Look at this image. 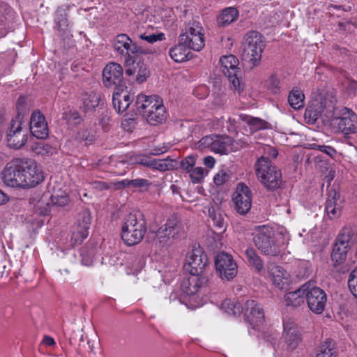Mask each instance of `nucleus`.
Instances as JSON below:
<instances>
[{
	"label": "nucleus",
	"instance_id": "obj_1",
	"mask_svg": "<svg viewBox=\"0 0 357 357\" xmlns=\"http://www.w3.org/2000/svg\"><path fill=\"white\" fill-rule=\"evenodd\" d=\"M253 241L255 246L264 255L277 256L287 248L289 236L286 232H275L268 225L258 226Z\"/></svg>",
	"mask_w": 357,
	"mask_h": 357
},
{
	"label": "nucleus",
	"instance_id": "obj_2",
	"mask_svg": "<svg viewBox=\"0 0 357 357\" xmlns=\"http://www.w3.org/2000/svg\"><path fill=\"white\" fill-rule=\"evenodd\" d=\"M136 106L138 112L151 125L162 123L167 118L163 100L158 96L139 94L136 99Z\"/></svg>",
	"mask_w": 357,
	"mask_h": 357
},
{
	"label": "nucleus",
	"instance_id": "obj_3",
	"mask_svg": "<svg viewBox=\"0 0 357 357\" xmlns=\"http://www.w3.org/2000/svg\"><path fill=\"white\" fill-rule=\"evenodd\" d=\"M146 232V221L140 213H130L121 227V238L129 246L139 243Z\"/></svg>",
	"mask_w": 357,
	"mask_h": 357
},
{
	"label": "nucleus",
	"instance_id": "obj_4",
	"mask_svg": "<svg viewBox=\"0 0 357 357\" xmlns=\"http://www.w3.org/2000/svg\"><path fill=\"white\" fill-rule=\"evenodd\" d=\"M330 126L344 135L357 133V114L347 107H335L328 120Z\"/></svg>",
	"mask_w": 357,
	"mask_h": 357
},
{
	"label": "nucleus",
	"instance_id": "obj_5",
	"mask_svg": "<svg viewBox=\"0 0 357 357\" xmlns=\"http://www.w3.org/2000/svg\"><path fill=\"white\" fill-rule=\"evenodd\" d=\"M255 170L258 178L267 189L275 190L280 186L282 172L267 157L261 156L257 160Z\"/></svg>",
	"mask_w": 357,
	"mask_h": 357
},
{
	"label": "nucleus",
	"instance_id": "obj_6",
	"mask_svg": "<svg viewBox=\"0 0 357 357\" xmlns=\"http://www.w3.org/2000/svg\"><path fill=\"white\" fill-rule=\"evenodd\" d=\"M265 45L261 35L257 31H249L244 37L243 59L252 67L259 63Z\"/></svg>",
	"mask_w": 357,
	"mask_h": 357
},
{
	"label": "nucleus",
	"instance_id": "obj_7",
	"mask_svg": "<svg viewBox=\"0 0 357 357\" xmlns=\"http://www.w3.org/2000/svg\"><path fill=\"white\" fill-rule=\"evenodd\" d=\"M220 64L222 72L231 84V89L238 93L242 91L243 84L239 78L241 72L238 59L232 54L222 56L220 59Z\"/></svg>",
	"mask_w": 357,
	"mask_h": 357
},
{
	"label": "nucleus",
	"instance_id": "obj_8",
	"mask_svg": "<svg viewBox=\"0 0 357 357\" xmlns=\"http://www.w3.org/2000/svg\"><path fill=\"white\" fill-rule=\"evenodd\" d=\"M1 178L6 186L24 188L21 158H14L6 165L1 173Z\"/></svg>",
	"mask_w": 357,
	"mask_h": 357
},
{
	"label": "nucleus",
	"instance_id": "obj_9",
	"mask_svg": "<svg viewBox=\"0 0 357 357\" xmlns=\"http://www.w3.org/2000/svg\"><path fill=\"white\" fill-rule=\"evenodd\" d=\"M353 236L354 231L351 227L343 228L338 235L331 253V259L336 264H340L346 260Z\"/></svg>",
	"mask_w": 357,
	"mask_h": 357
},
{
	"label": "nucleus",
	"instance_id": "obj_10",
	"mask_svg": "<svg viewBox=\"0 0 357 357\" xmlns=\"http://www.w3.org/2000/svg\"><path fill=\"white\" fill-rule=\"evenodd\" d=\"M113 47L114 52L126 60L132 58V55L146 54V51L126 33H120L115 37Z\"/></svg>",
	"mask_w": 357,
	"mask_h": 357
},
{
	"label": "nucleus",
	"instance_id": "obj_11",
	"mask_svg": "<svg viewBox=\"0 0 357 357\" xmlns=\"http://www.w3.org/2000/svg\"><path fill=\"white\" fill-rule=\"evenodd\" d=\"M21 165L24 188L35 187L43 181V173L33 160L21 158Z\"/></svg>",
	"mask_w": 357,
	"mask_h": 357
},
{
	"label": "nucleus",
	"instance_id": "obj_12",
	"mask_svg": "<svg viewBox=\"0 0 357 357\" xmlns=\"http://www.w3.org/2000/svg\"><path fill=\"white\" fill-rule=\"evenodd\" d=\"M305 299L309 309L314 314H321L326 304V294L321 288L307 284Z\"/></svg>",
	"mask_w": 357,
	"mask_h": 357
},
{
	"label": "nucleus",
	"instance_id": "obj_13",
	"mask_svg": "<svg viewBox=\"0 0 357 357\" xmlns=\"http://www.w3.org/2000/svg\"><path fill=\"white\" fill-rule=\"evenodd\" d=\"M216 271L222 280H231L237 274V264L233 257L226 252L219 253L215 260Z\"/></svg>",
	"mask_w": 357,
	"mask_h": 357
},
{
	"label": "nucleus",
	"instance_id": "obj_14",
	"mask_svg": "<svg viewBox=\"0 0 357 357\" xmlns=\"http://www.w3.org/2000/svg\"><path fill=\"white\" fill-rule=\"evenodd\" d=\"M22 122L12 120L7 132L6 141L8 146L15 149L22 148L27 142V130L22 126Z\"/></svg>",
	"mask_w": 357,
	"mask_h": 357
},
{
	"label": "nucleus",
	"instance_id": "obj_15",
	"mask_svg": "<svg viewBox=\"0 0 357 357\" xmlns=\"http://www.w3.org/2000/svg\"><path fill=\"white\" fill-rule=\"evenodd\" d=\"M229 121L234 127L237 123L250 133L266 129L268 126V123L262 119L254 117L245 114H240L236 117L229 118Z\"/></svg>",
	"mask_w": 357,
	"mask_h": 357
},
{
	"label": "nucleus",
	"instance_id": "obj_16",
	"mask_svg": "<svg viewBox=\"0 0 357 357\" xmlns=\"http://www.w3.org/2000/svg\"><path fill=\"white\" fill-rule=\"evenodd\" d=\"M232 200L236 211L241 215L247 213L252 205V194L249 188L244 183H238L233 194Z\"/></svg>",
	"mask_w": 357,
	"mask_h": 357
},
{
	"label": "nucleus",
	"instance_id": "obj_17",
	"mask_svg": "<svg viewBox=\"0 0 357 357\" xmlns=\"http://www.w3.org/2000/svg\"><path fill=\"white\" fill-rule=\"evenodd\" d=\"M245 319L254 329L261 325L265 319L264 310L261 306L254 300L247 301L243 308Z\"/></svg>",
	"mask_w": 357,
	"mask_h": 357
},
{
	"label": "nucleus",
	"instance_id": "obj_18",
	"mask_svg": "<svg viewBox=\"0 0 357 357\" xmlns=\"http://www.w3.org/2000/svg\"><path fill=\"white\" fill-rule=\"evenodd\" d=\"M233 140L227 136H206L200 140L202 145L207 146L215 153L227 154L231 150Z\"/></svg>",
	"mask_w": 357,
	"mask_h": 357
},
{
	"label": "nucleus",
	"instance_id": "obj_19",
	"mask_svg": "<svg viewBox=\"0 0 357 357\" xmlns=\"http://www.w3.org/2000/svg\"><path fill=\"white\" fill-rule=\"evenodd\" d=\"M91 215L89 210L81 211L77 215V225L73 229L71 241L74 244L80 243L89 235Z\"/></svg>",
	"mask_w": 357,
	"mask_h": 357
},
{
	"label": "nucleus",
	"instance_id": "obj_20",
	"mask_svg": "<svg viewBox=\"0 0 357 357\" xmlns=\"http://www.w3.org/2000/svg\"><path fill=\"white\" fill-rule=\"evenodd\" d=\"M188 270L190 275L201 274L207 265V257L201 248H195L189 252L186 256Z\"/></svg>",
	"mask_w": 357,
	"mask_h": 357
},
{
	"label": "nucleus",
	"instance_id": "obj_21",
	"mask_svg": "<svg viewBox=\"0 0 357 357\" xmlns=\"http://www.w3.org/2000/svg\"><path fill=\"white\" fill-rule=\"evenodd\" d=\"M123 68L117 63H109L103 69L102 80L105 86L121 88L123 83Z\"/></svg>",
	"mask_w": 357,
	"mask_h": 357
},
{
	"label": "nucleus",
	"instance_id": "obj_22",
	"mask_svg": "<svg viewBox=\"0 0 357 357\" xmlns=\"http://www.w3.org/2000/svg\"><path fill=\"white\" fill-rule=\"evenodd\" d=\"M181 224L176 218H171L161 226L156 232L160 243H165L167 240L177 238L181 233Z\"/></svg>",
	"mask_w": 357,
	"mask_h": 357
},
{
	"label": "nucleus",
	"instance_id": "obj_23",
	"mask_svg": "<svg viewBox=\"0 0 357 357\" xmlns=\"http://www.w3.org/2000/svg\"><path fill=\"white\" fill-rule=\"evenodd\" d=\"M30 131L38 139H45L49 135L47 123L44 115L39 111L33 112L31 116Z\"/></svg>",
	"mask_w": 357,
	"mask_h": 357
},
{
	"label": "nucleus",
	"instance_id": "obj_24",
	"mask_svg": "<svg viewBox=\"0 0 357 357\" xmlns=\"http://www.w3.org/2000/svg\"><path fill=\"white\" fill-rule=\"evenodd\" d=\"M342 200L335 189H330L325 203V212L331 220L338 218L341 215Z\"/></svg>",
	"mask_w": 357,
	"mask_h": 357
},
{
	"label": "nucleus",
	"instance_id": "obj_25",
	"mask_svg": "<svg viewBox=\"0 0 357 357\" xmlns=\"http://www.w3.org/2000/svg\"><path fill=\"white\" fill-rule=\"evenodd\" d=\"M283 337L287 344V349H295L301 342V337L298 327L294 322L288 320L284 322Z\"/></svg>",
	"mask_w": 357,
	"mask_h": 357
},
{
	"label": "nucleus",
	"instance_id": "obj_26",
	"mask_svg": "<svg viewBox=\"0 0 357 357\" xmlns=\"http://www.w3.org/2000/svg\"><path fill=\"white\" fill-rule=\"evenodd\" d=\"M268 272L273 283L278 287L282 289L289 282V273L274 263H269L267 266Z\"/></svg>",
	"mask_w": 357,
	"mask_h": 357
},
{
	"label": "nucleus",
	"instance_id": "obj_27",
	"mask_svg": "<svg viewBox=\"0 0 357 357\" xmlns=\"http://www.w3.org/2000/svg\"><path fill=\"white\" fill-rule=\"evenodd\" d=\"M120 88H116L112 96V103L114 108L118 113L124 112L133 101V96L128 93V91H119Z\"/></svg>",
	"mask_w": 357,
	"mask_h": 357
},
{
	"label": "nucleus",
	"instance_id": "obj_28",
	"mask_svg": "<svg viewBox=\"0 0 357 357\" xmlns=\"http://www.w3.org/2000/svg\"><path fill=\"white\" fill-rule=\"evenodd\" d=\"M207 280L206 278L199 276V275H191L187 280L183 283V287L184 291L188 295H194L199 289L206 284Z\"/></svg>",
	"mask_w": 357,
	"mask_h": 357
},
{
	"label": "nucleus",
	"instance_id": "obj_29",
	"mask_svg": "<svg viewBox=\"0 0 357 357\" xmlns=\"http://www.w3.org/2000/svg\"><path fill=\"white\" fill-rule=\"evenodd\" d=\"M178 41L184 43L188 48L197 52L202 50L205 45L204 35H179Z\"/></svg>",
	"mask_w": 357,
	"mask_h": 357
},
{
	"label": "nucleus",
	"instance_id": "obj_30",
	"mask_svg": "<svg viewBox=\"0 0 357 357\" xmlns=\"http://www.w3.org/2000/svg\"><path fill=\"white\" fill-rule=\"evenodd\" d=\"M43 199H50V203L47 202V204L63 207L68 204L70 202L69 196L68 193L61 189L54 190L51 195H45L43 197Z\"/></svg>",
	"mask_w": 357,
	"mask_h": 357
},
{
	"label": "nucleus",
	"instance_id": "obj_31",
	"mask_svg": "<svg viewBox=\"0 0 357 357\" xmlns=\"http://www.w3.org/2000/svg\"><path fill=\"white\" fill-rule=\"evenodd\" d=\"M306 288L307 284H305L298 289L287 293L284 296L287 305L297 307L303 303L304 298H305Z\"/></svg>",
	"mask_w": 357,
	"mask_h": 357
},
{
	"label": "nucleus",
	"instance_id": "obj_32",
	"mask_svg": "<svg viewBox=\"0 0 357 357\" xmlns=\"http://www.w3.org/2000/svg\"><path fill=\"white\" fill-rule=\"evenodd\" d=\"M238 17V10L234 7H228L219 14L217 17V24L219 26H225L236 20Z\"/></svg>",
	"mask_w": 357,
	"mask_h": 357
},
{
	"label": "nucleus",
	"instance_id": "obj_33",
	"mask_svg": "<svg viewBox=\"0 0 357 357\" xmlns=\"http://www.w3.org/2000/svg\"><path fill=\"white\" fill-rule=\"evenodd\" d=\"M190 48L178 41V44L171 48L169 51L170 57L177 63L184 62L188 60L190 55Z\"/></svg>",
	"mask_w": 357,
	"mask_h": 357
},
{
	"label": "nucleus",
	"instance_id": "obj_34",
	"mask_svg": "<svg viewBox=\"0 0 357 357\" xmlns=\"http://www.w3.org/2000/svg\"><path fill=\"white\" fill-rule=\"evenodd\" d=\"M127 273L128 275L137 274L144 267V261L141 257L129 255L126 259Z\"/></svg>",
	"mask_w": 357,
	"mask_h": 357
},
{
	"label": "nucleus",
	"instance_id": "obj_35",
	"mask_svg": "<svg viewBox=\"0 0 357 357\" xmlns=\"http://www.w3.org/2000/svg\"><path fill=\"white\" fill-rule=\"evenodd\" d=\"M305 95L298 88H294L289 93L288 102L294 109H299L304 107Z\"/></svg>",
	"mask_w": 357,
	"mask_h": 357
},
{
	"label": "nucleus",
	"instance_id": "obj_36",
	"mask_svg": "<svg viewBox=\"0 0 357 357\" xmlns=\"http://www.w3.org/2000/svg\"><path fill=\"white\" fill-rule=\"evenodd\" d=\"M208 215L213 222V226L218 229H224L226 226L225 215L220 208H215L209 206L208 208Z\"/></svg>",
	"mask_w": 357,
	"mask_h": 357
},
{
	"label": "nucleus",
	"instance_id": "obj_37",
	"mask_svg": "<svg viewBox=\"0 0 357 357\" xmlns=\"http://www.w3.org/2000/svg\"><path fill=\"white\" fill-rule=\"evenodd\" d=\"M99 101V94L95 92L85 93L82 97L83 104L82 108L85 112L92 111L98 105Z\"/></svg>",
	"mask_w": 357,
	"mask_h": 357
},
{
	"label": "nucleus",
	"instance_id": "obj_38",
	"mask_svg": "<svg viewBox=\"0 0 357 357\" xmlns=\"http://www.w3.org/2000/svg\"><path fill=\"white\" fill-rule=\"evenodd\" d=\"M245 255L249 265L258 273L264 270L263 261L253 248H248L245 250Z\"/></svg>",
	"mask_w": 357,
	"mask_h": 357
},
{
	"label": "nucleus",
	"instance_id": "obj_39",
	"mask_svg": "<svg viewBox=\"0 0 357 357\" xmlns=\"http://www.w3.org/2000/svg\"><path fill=\"white\" fill-rule=\"evenodd\" d=\"M180 35L195 36L204 35V29L200 22L192 20L185 25V29Z\"/></svg>",
	"mask_w": 357,
	"mask_h": 357
},
{
	"label": "nucleus",
	"instance_id": "obj_40",
	"mask_svg": "<svg viewBox=\"0 0 357 357\" xmlns=\"http://www.w3.org/2000/svg\"><path fill=\"white\" fill-rule=\"evenodd\" d=\"M324 109L321 102H317L315 104L311 105L305 111V117H309L315 121L319 118L322 117Z\"/></svg>",
	"mask_w": 357,
	"mask_h": 357
},
{
	"label": "nucleus",
	"instance_id": "obj_41",
	"mask_svg": "<svg viewBox=\"0 0 357 357\" xmlns=\"http://www.w3.org/2000/svg\"><path fill=\"white\" fill-rule=\"evenodd\" d=\"M174 160L170 159L157 160L152 158L150 168L165 172L173 168Z\"/></svg>",
	"mask_w": 357,
	"mask_h": 357
},
{
	"label": "nucleus",
	"instance_id": "obj_42",
	"mask_svg": "<svg viewBox=\"0 0 357 357\" xmlns=\"http://www.w3.org/2000/svg\"><path fill=\"white\" fill-rule=\"evenodd\" d=\"M139 62H135L132 58L130 59L126 60L125 67H126V75L130 77V79L136 82V78L137 77V68L139 67Z\"/></svg>",
	"mask_w": 357,
	"mask_h": 357
},
{
	"label": "nucleus",
	"instance_id": "obj_43",
	"mask_svg": "<svg viewBox=\"0 0 357 357\" xmlns=\"http://www.w3.org/2000/svg\"><path fill=\"white\" fill-rule=\"evenodd\" d=\"M334 345L331 340H326L321 344L315 357H333Z\"/></svg>",
	"mask_w": 357,
	"mask_h": 357
},
{
	"label": "nucleus",
	"instance_id": "obj_44",
	"mask_svg": "<svg viewBox=\"0 0 357 357\" xmlns=\"http://www.w3.org/2000/svg\"><path fill=\"white\" fill-rule=\"evenodd\" d=\"M267 89L273 94H278L281 91L280 79L275 75L270 76L266 82Z\"/></svg>",
	"mask_w": 357,
	"mask_h": 357
},
{
	"label": "nucleus",
	"instance_id": "obj_45",
	"mask_svg": "<svg viewBox=\"0 0 357 357\" xmlns=\"http://www.w3.org/2000/svg\"><path fill=\"white\" fill-rule=\"evenodd\" d=\"M63 118L66 120L67 123L70 126H75L79 124L82 121V118L75 110H70L63 114Z\"/></svg>",
	"mask_w": 357,
	"mask_h": 357
},
{
	"label": "nucleus",
	"instance_id": "obj_46",
	"mask_svg": "<svg viewBox=\"0 0 357 357\" xmlns=\"http://www.w3.org/2000/svg\"><path fill=\"white\" fill-rule=\"evenodd\" d=\"M189 174L192 181L195 183H198L204 179L207 174V171H205L202 167H194Z\"/></svg>",
	"mask_w": 357,
	"mask_h": 357
},
{
	"label": "nucleus",
	"instance_id": "obj_47",
	"mask_svg": "<svg viewBox=\"0 0 357 357\" xmlns=\"http://www.w3.org/2000/svg\"><path fill=\"white\" fill-rule=\"evenodd\" d=\"M348 286L351 293L357 298V266L349 275Z\"/></svg>",
	"mask_w": 357,
	"mask_h": 357
},
{
	"label": "nucleus",
	"instance_id": "obj_48",
	"mask_svg": "<svg viewBox=\"0 0 357 357\" xmlns=\"http://www.w3.org/2000/svg\"><path fill=\"white\" fill-rule=\"evenodd\" d=\"M139 38L141 40H146L149 43H154L157 41H162L165 39V34L162 33H160L158 34L151 33L148 34L147 33H142L139 34Z\"/></svg>",
	"mask_w": 357,
	"mask_h": 357
},
{
	"label": "nucleus",
	"instance_id": "obj_49",
	"mask_svg": "<svg viewBox=\"0 0 357 357\" xmlns=\"http://www.w3.org/2000/svg\"><path fill=\"white\" fill-rule=\"evenodd\" d=\"M137 77L136 78V82L142 83L147 77L149 76V70L146 64L143 62L139 63V67L137 69Z\"/></svg>",
	"mask_w": 357,
	"mask_h": 357
},
{
	"label": "nucleus",
	"instance_id": "obj_50",
	"mask_svg": "<svg viewBox=\"0 0 357 357\" xmlns=\"http://www.w3.org/2000/svg\"><path fill=\"white\" fill-rule=\"evenodd\" d=\"M152 158L145 155H137L130 158L133 164L141 165L150 168Z\"/></svg>",
	"mask_w": 357,
	"mask_h": 357
},
{
	"label": "nucleus",
	"instance_id": "obj_51",
	"mask_svg": "<svg viewBox=\"0 0 357 357\" xmlns=\"http://www.w3.org/2000/svg\"><path fill=\"white\" fill-rule=\"evenodd\" d=\"M10 271V265L4 255L0 254V277L8 276Z\"/></svg>",
	"mask_w": 357,
	"mask_h": 357
},
{
	"label": "nucleus",
	"instance_id": "obj_52",
	"mask_svg": "<svg viewBox=\"0 0 357 357\" xmlns=\"http://www.w3.org/2000/svg\"><path fill=\"white\" fill-rule=\"evenodd\" d=\"M312 146H313V149H314L316 150H319L321 152L326 153L327 155H328L331 158H335L337 155L336 150L331 146H327V145H324V144L320 145V144H314L312 145Z\"/></svg>",
	"mask_w": 357,
	"mask_h": 357
},
{
	"label": "nucleus",
	"instance_id": "obj_53",
	"mask_svg": "<svg viewBox=\"0 0 357 357\" xmlns=\"http://www.w3.org/2000/svg\"><path fill=\"white\" fill-rule=\"evenodd\" d=\"M222 306L228 314L236 315L240 313V305L234 304L230 301H225L222 303Z\"/></svg>",
	"mask_w": 357,
	"mask_h": 357
},
{
	"label": "nucleus",
	"instance_id": "obj_54",
	"mask_svg": "<svg viewBox=\"0 0 357 357\" xmlns=\"http://www.w3.org/2000/svg\"><path fill=\"white\" fill-rule=\"evenodd\" d=\"M195 165V158L192 155L185 157L181 162V168L189 173Z\"/></svg>",
	"mask_w": 357,
	"mask_h": 357
},
{
	"label": "nucleus",
	"instance_id": "obj_55",
	"mask_svg": "<svg viewBox=\"0 0 357 357\" xmlns=\"http://www.w3.org/2000/svg\"><path fill=\"white\" fill-rule=\"evenodd\" d=\"M57 28L61 31H66L68 26V20L66 14L57 15L56 17Z\"/></svg>",
	"mask_w": 357,
	"mask_h": 357
},
{
	"label": "nucleus",
	"instance_id": "obj_56",
	"mask_svg": "<svg viewBox=\"0 0 357 357\" xmlns=\"http://www.w3.org/2000/svg\"><path fill=\"white\" fill-rule=\"evenodd\" d=\"M229 178V174L225 172L221 171L214 176L213 181L217 185H222Z\"/></svg>",
	"mask_w": 357,
	"mask_h": 357
},
{
	"label": "nucleus",
	"instance_id": "obj_57",
	"mask_svg": "<svg viewBox=\"0 0 357 357\" xmlns=\"http://www.w3.org/2000/svg\"><path fill=\"white\" fill-rule=\"evenodd\" d=\"M76 139L79 142H90L92 141L93 136L90 135V132L87 130H81L77 134Z\"/></svg>",
	"mask_w": 357,
	"mask_h": 357
},
{
	"label": "nucleus",
	"instance_id": "obj_58",
	"mask_svg": "<svg viewBox=\"0 0 357 357\" xmlns=\"http://www.w3.org/2000/svg\"><path fill=\"white\" fill-rule=\"evenodd\" d=\"M129 183L134 187H149L151 185V183L147 179L144 178L130 180Z\"/></svg>",
	"mask_w": 357,
	"mask_h": 357
},
{
	"label": "nucleus",
	"instance_id": "obj_59",
	"mask_svg": "<svg viewBox=\"0 0 357 357\" xmlns=\"http://www.w3.org/2000/svg\"><path fill=\"white\" fill-rule=\"evenodd\" d=\"M42 344L45 346L52 347L56 344V342L53 337L49 335H45L42 340Z\"/></svg>",
	"mask_w": 357,
	"mask_h": 357
},
{
	"label": "nucleus",
	"instance_id": "obj_60",
	"mask_svg": "<svg viewBox=\"0 0 357 357\" xmlns=\"http://www.w3.org/2000/svg\"><path fill=\"white\" fill-rule=\"evenodd\" d=\"M204 164L208 168H212L215 165V159L212 156H207L204 158Z\"/></svg>",
	"mask_w": 357,
	"mask_h": 357
},
{
	"label": "nucleus",
	"instance_id": "obj_61",
	"mask_svg": "<svg viewBox=\"0 0 357 357\" xmlns=\"http://www.w3.org/2000/svg\"><path fill=\"white\" fill-rule=\"evenodd\" d=\"M266 151H268V154L273 158H276L278 154V151L271 146L266 147Z\"/></svg>",
	"mask_w": 357,
	"mask_h": 357
},
{
	"label": "nucleus",
	"instance_id": "obj_62",
	"mask_svg": "<svg viewBox=\"0 0 357 357\" xmlns=\"http://www.w3.org/2000/svg\"><path fill=\"white\" fill-rule=\"evenodd\" d=\"M167 149H168L167 146H162V148L155 149L153 154L160 155V154L164 153L167 152Z\"/></svg>",
	"mask_w": 357,
	"mask_h": 357
},
{
	"label": "nucleus",
	"instance_id": "obj_63",
	"mask_svg": "<svg viewBox=\"0 0 357 357\" xmlns=\"http://www.w3.org/2000/svg\"><path fill=\"white\" fill-rule=\"evenodd\" d=\"M8 200V197L0 190V204H5Z\"/></svg>",
	"mask_w": 357,
	"mask_h": 357
},
{
	"label": "nucleus",
	"instance_id": "obj_64",
	"mask_svg": "<svg viewBox=\"0 0 357 357\" xmlns=\"http://www.w3.org/2000/svg\"><path fill=\"white\" fill-rule=\"evenodd\" d=\"M98 185V187L100 188V189H107L108 188V185L107 183H104V182H98V183H96Z\"/></svg>",
	"mask_w": 357,
	"mask_h": 357
}]
</instances>
